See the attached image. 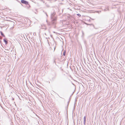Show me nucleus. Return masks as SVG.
Instances as JSON below:
<instances>
[{"instance_id":"7","label":"nucleus","mask_w":125,"mask_h":125,"mask_svg":"<svg viewBox=\"0 0 125 125\" xmlns=\"http://www.w3.org/2000/svg\"><path fill=\"white\" fill-rule=\"evenodd\" d=\"M65 51L63 53V55L64 56H65Z\"/></svg>"},{"instance_id":"11","label":"nucleus","mask_w":125,"mask_h":125,"mask_svg":"<svg viewBox=\"0 0 125 125\" xmlns=\"http://www.w3.org/2000/svg\"><path fill=\"white\" fill-rule=\"evenodd\" d=\"M92 20H94V19H92Z\"/></svg>"},{"instance_id":"8","label":"nucleus","mask_w":125,"mask_h":125,"mask_svg":"<svg viewBox=\"0 0 125 125\" xmlns=\"http://www.w3.org/2000/svg\"><path fill=\"white\" fill-rule=\"evenodd\" d=\"M88 25H93V26H94H94L93 25V24H89Z\"/></svg>"},{"instance_id":"10","label":"nucleus","mask_w":125,"mask_h":125,"mask_svg":"<svg viewBox=\"0 0 125 125\" xmlns=\"http://www.w3.org/2000/svg\"><path fill=\"white\" fill-rule=\"evenodd\" d=\"M46 14L47 16V13H46Z\"/></svg>"},{"instance_id":"1","label":"nucleus","mask_w":125,"mask_h":125,"mask_svg":"<svg viewBox=\"0 0 125 125\" xmlns=\"http://www.w3.org/2000/svg\"><path fill=\"white\" fill-rule=\"evenodd\" d=\"M55 13L53 12L51 14V18L52 20V24L55 25L56 23L57 19L56 16L55 15Z\"/></svg>"},{"instance_id":"6","label":"nucleus","mask_w":125,"mask_h":125,"mask_svg":"<svg viewBox=\"0 0 125 125\" xmlns=\"http://www.w3.org/2000/svg\"><path fill=\"white\" fill-rule=\"evenodd\" d=\"M77 15L79 17H80L81 16V15L79 14H77Z\"/></svg>"},{"instance_id":"5","label":"nucleus","mask_w":125,"mask_h":125,"mask_svg":"<svg viewBox=\"0 0 125 125\" xmlns=\"http://www.w3.org/2000/svg\"><path fill=\"white\" fill-rule=\"evenodd\" d=\"M0 33H1V35L2 36H3L4 37L5 36L4 35V34H3V33L1 31L0 32Z\"/></svg>"},{"instance_id":"3","label":"nucleus","mask_w":125,"mask_h":125,"mask_svg":"<svg viewBox=\"0 0 125 125\" xmlns=\"http://www.w3.org/2000/svg\"><path fill=\"white\" fill-rule=\"evenodd\" d=\"M3 41L4 42H5L6 44H7V43L8 42L5 39H4L3 40Z\"/></svg>"},{"instance_id":"4","label":"nucleus","mask_w":125,"mask_h":125,"mask_svg":"<svg viewBox=\"0 0 125 125\" xmlns=\"http://www.w3.org/2000/svg\"><path fill=\"white\" fill-rule=\"evenodd\" d=\"M86 120V118L85 116H84V124L85 125V121Z\"/></svg>"},{"instance_id":"2","label":"nucleus","mask_w":125,"mask_h":125,"mask_svg":"<svg viewBox=\"0 0 125 125\" xmlns=\"http://www.w3.org/2000/svg\"><path fill=\"white\" fill-rule=\"evenodd\" d=\"M21 2L22 3H24L26 4H27L28 3L26 1L23 0H21Z\"/></svg>"},{"instance_id":"9","label":"nucleus","mask_w":125,"mask_h":125,"mask_svg":"<svg viewBox=\"0 0 125 125\" xmlns=\"http://www.w3.org/2000/svg\"><path fill=\"white\" fill-rule=\"evenodd\" d=\"M55 49V47L54 49V51Z\"/></svg>"}]
</instances>
